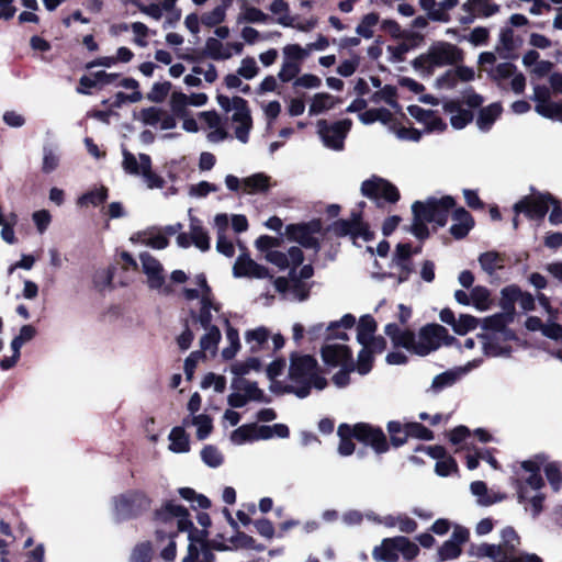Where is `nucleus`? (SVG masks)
Returning <instances> with one entry per match:
<instances>
[{"instance_id": "1", "label": "nucleus", "mask_w": 562, "mask_h": 562, "mask_svg": "<svg viewBox=\"0 0 562 562\" xmlns=\"http://www.w3.org/2000/svg\"><path fill=\"white\" fill-rule=\"evenodd\" d=\"M385 334L395 346L403 347L418 356H426L443 345L450 346L456 341V338L450 336L448 330L438 324L424 326L418 335L409 330H402L395 324H387L385 326Z\"/></svg>"}, {"instance_id": "2", "label": "nucleus", "mask_w": 562, "mask_h": 562, "mask_svg": "<svg viewBox=\"0 0 562 562\" xmlns=\"http://www.w3.org/2000/svg\"><path fill=\"white\" fill-rule=\"evenodd\" d=\"M156 519L171 527L177 526L178 531H188V550L182 562H214L215 557L209 544L201 538H195L192 533L193 524L189 519L188 512L184 507L167 503L160 510L156 513Z\"/></svg>"}, {"instance_id": "3", "label": "nucleus", "mask_w": 562, "mask_h": 562, "mask_svg": "<svg viewBox=\"0 0 562 562\" xmlns=\"http://www.w3.org/2000/svg\"><path fill=\"white\" fill-rule=\"evenodd\" d=\"M503 312L485 317L483 319V333L479 334L483 351L490 357H508L510 355L509 346L495 345L494 340L498 337L504 341H509L515 338V334L507 327L514 318V306L505 305L502 302Z\"/></svg>"}, {"instance_id": "4", "label": "nucleus", "mask_w": 562, "mask_h": 562, "mask_svg": "<svg viewBox=\"0 0 562 562\" xmlns=\"http://www.w3.org/2000/svg\"><path fill=\"white\" fill-rule=\"evenodd\" d=\"M317 361L310 355L292 353L290 357L288 389L296 396L304 398L314 386L323 390L327 385L325 378L317 373Z\"/></svg>"}, {"instance_id": "5", "label": "nucleus", "mask_w": 562, "mask_h": 562, "mask_svg": "<svg viewBox=\"0 0 562 562\" xmlns=\"http://www.w3.org/2000/svg\"><path fill=\"white\" fill-rule=\"evenodd\" d=\"M463 59L464 52L460 47L450 42L437 41L414 59L413 66L422 75L430 76L440 68L457 66Z\"/></svg>"}, {"instance_id": "6", "label": "nucleus", "mask_w": 562, "mask_h": 562, "mask_svg": "<svg viewBox=\"0 0 562 562\" xmlns=\"http://www.w3.org/2000/svg\"><path fill=\"white\" fill-rule=\"evenodd\" d=\"M337 434L340 438L338 452L344 457L350 456L355 451V443L351 440L352 437L366 445H370L378 453L385 452L389 448L382 430L373 428L368 424L360 423L353 427L340 425Z\"/></svg>"}, {"instance_id": "7", "label": "nucleus", "mask_w": 562, "mask_h": 562, "mask_svg": "<svg viewBox=\"0 0 562 562\" xmlns=\"http://www.w3.org/2000/svg\"><path fill=\"white\" fill-rule=\"evenodd\" d=\"M216 100L225 112H233L232 121L236 124V138L241 143H247L252 127V119L247 101L240 97L229 98L223 94L217 95Z\"/></svg>"}, {"instance_id": "8", "label": "nucleus", "mask_w": 562, "mask_h": 562, "mask_svg": "<svg viewBox=\"0 0 562 562\" xmlns=\"http://www.w3.org/2000/svg\"><path fill=\"white\" fill-rule=\"evenodd\" d=\"M519 546L520 538L518 533L513 527L508 526L501 530V543H482L474 549V554L477 558H490L493 562L505 559L509 560L516 554Z\"/></svg>"}, {"instance_id": "9", "label": "nucleus", "mask_w": 562, "mask_h": 562, "mask_svg": "<svg viewBox=\"0 0 562 562\" xmlns=\"http://www.w3.org/2000/svg\"><path fill=\"white\" fill-rule=\"evenodd\" d=\"M142 271L146 276L147 286L158 294L169 296L173 293L172 286L167 282L165 269L161 262L151 254H139Z\"/></svg>"}, {"instance_id": "10", "label": "nucleus", "mask_w": 562, "mask_h": 562, "mask_svg": "<svg viewBox=\"0 0 562 562\" xmlns=\"http://www.w3.org/2000/svg\"><path fill=\"white\" fill-rule=\"evenodd\" d=\"M352 125L351 120L345 119L333 124L321 120L317 122L318 134L328 148L341 150L344 148V140Z\"/></svg>"}, {"instance_id": "11", "label": "nucleus", "mask_w": 562, "mask_h": 562, "mask_svg": "<svg viewBox=\"0 0 562 562\" xmlns=\"http://www.w3.org/2000/svg\"><path fill=\"white\" fill-rule=\"evenodd\" d=\"M114 507L119 519H128L146 510L149 499L140 492H128L114 499Z\"/></svg>"}, {"instance_id": "12", "label": "nucleus", "mask_w": 562, "mask_h": 562, "mask_svg": "<svg viewBox=\"0 0 562 562\" xmlns=\"http://www.w3.org/2000/svg\"><path fill=\"white\" fill-rule=\"evenodd\" d=\"M499 7L490 0H467L460 8L457 21L467 25L474 22L477 18H490L497 13Z\"/></svg>"}, {"instance_id": "13", "label": "nucleus", "mask_w": 562, "mask_h": 562, "mask_svg": "<svg viewBox=\"0 0 562 562\" xmlns=\"http://www.w3.org/2000/svg\"><path fill=\"white\" fill-rule=\"evenodd\" d=\"M555 199L549 193H538L522 198L514 205L516 214L524 213L529 218H542L548 212L549 204Z\"/></svg>"}, {"instance_id": "14", "label": "nucleus", "mask_w": 562, "mask_h": 562, "mask_svg": "<svg viewBox=\"0 0 562 562\" xmlns=\"http://www.w3.org/2000/svg\"><path fill=\"white\" fill-rule=\"evenodd\" d=\"M454 205L451 196H443L441 199L429 198L422 202L420 214L428 223H436L439 226H445L448 220L449 210Z\"/></svg>"}, {"instance_id": "15", "label": "nucleus", "mask_w": 562, "mask_h": 562, "mask_svg": "<svg viewBox=\"0 0 562 562\" xmlns=\"http://www.w3.org/2000/svg\"><path fill=\"white\" fill-rule=\"evenodd\" d=\"M361 192L370 199H384L391 203H395L400 199V193L395 186L375 176L362 182Z\"/></svg>"}, {"instance_id": "16", "label": "nucleus", "mask_w": 562, "mask_h": 562, "mask_svg": "<svg viewBox=\"0 0 562 562\" xmlns=\"http://www.w3.org/2000/svg\"><path fill=\"white\" fill-rule=\"evenodd\" d=\"M282 65L278 78L282 82L294 79L301 70V61L305 59L299 44H288L282 48Z\"/></svg>"}, {"instance_id": "17", "label": "nucleus", "mask_w": 562, "mask_h": 562, "mask_svg": "<svg viewBox=\"0 0 562 562\" xmlns=\"http://www.w3.org/2000/svg\"><path fill=\"white\" fill-rule=\"evenodd\" d=\"M322 225L319 222H311L308 224L290 225L286 227L288 237L299 243L305 248L318 250L319 243L316 234H319Z\"/></svg>"}, {"instance_id": "18", "label": "nucleus", "mask_w": 562, "mask_h": 562, "mask_svg": "<svg viewBox=\"0 0 562 562\" xmlns=\"http://www.w3.org/2000/svg\"><path fill=\"white\" fill-rule=\"evenodd\" d=\"M136 119L144 125L159 127L162 131L172 130L177 125L176 119L171 114L157 106L140 110Z\"/></svg>"}, {"instance_id": "19", "label": "nucleus", "mask_w": 562, "mask_h": 562, "mask_svg": "<svg viewBox=\"0 0 562 562\" xmlns=\"http://www.w3.org/2000/svg\"><path fill=\"white\" fill-rule=\"evenodd\" d=\"M233 276L235 278H271L266 267L258 265L247 254L237 257L233 266Z\"/></svg>"}, {"instance_id": "20", "label": "nucleus", "mask_w": 562, "mask_h": 562, "mask_svg": "<svg viewBox=\"0 0 562 562\" xmlns=\"http://www.w3.org/2000/svg\"><path fill=\"white\" fill-rule=\"evenodd\" d=\"M333 232L337 236H350L352 239L358 237L368 240L371 237L366 224H363L360 217L352 214L351 220H340L333 224Z\"/></svg>"}, {"instance_id": "21", "label": "nucleus", "mask_w": 562, "mask_h": 562, "mask_svg": "<svg viewBox=\"0 0 562 562\" xmlns=\"http://www.w3.org/2000/svg\"><path fill=\"white\" fill-rule=\"evenodd\" d=\"M407 111L413 119L425 126L427 133H440L447 128L445 121L431 110L424 109L419 105H409Z\"/></svg>"}, {"instance_id": "22", "label": "nucleus", "mask_w": 562, "mask_h": 562, "mask_svg": "<svg viewBox=\"0 0 562 562\" xmlns=\"http://www.w3.org/2000/svg\"><path fill=\"white\" fill-rule=\"evenodd\" d=\"M543 461L544 460L541 457H536L535 460H527L521 462V468L527 475L518 477L516 481V486L522 482L531 492L540 491L544 485L543 479L540 475V468Z\"/></svg>"}, {"instance_id": "23", "label": "nucleus", "mask_w": 562, "mask_h": 562, "mask_svg": "<svg viewBox=\"0 0 562 562\" xmlns=\"http://www.w3.org/2000/svg\"><path fill=\"white\" fill-rule=\"evenodd\" d=\"M131 241L158 250L165 249L169 245V240L162 229L157 226L136 232L131 236Z\"/></svg>"}, {"instance_id": "24", "label": "nucleus", "mask_w": 562, "mask_h": 562, "mask_svg": "<svg viewBox=\"0 0 562 562\" xmlns=\"http://www.w3.org/2000/svg\"><path fill=\"white\" fill-rule=\"evenodd\" d=\"M481 363V359H474L472 361H469L463 367H459L454 370H449L436 375L432 379L431 389L437 392L445 387L451 386L460 376L470 372L472 369L480 367Z\"/></svg>"}, {"instance_id": "25", "label": "nucleus", "mask_w": 562, "mask_h": 562, "mask_svg": "<svg viewBox=\"0 0 562 562\" xmlns=\"http://www.w3.org/2000/svg\"><path fill=\"white\" fill-rule=\"evenodd\" d=\"M474 75V70L471 67L458 64L437 79V86L439 88L450 89L456 87L459 81L473 80Z\"/></svg>"}, {"instance_id": "26", "label": "nucleus", "mask_w": 562, "mask_h": 562, "mask_svg": "<svg viewBox=\"0 0 562 562\" xmlns=\"http://www.w3.org/2000/svg\"><path fill=\"white\" fill-rule=\"evenodd\" d=\"M244 44L239 42H233L223 44L216 38H209L206 41L207 55L217 60L229 59L233 55L241 54Z\"/></svg>"}, {"instance_id": "27", "label": "nucleus", "mask_w": 562, "mask_h": 562, "mask_svg": "<svg viewBox=\"0 0 562 562\" xmlns=\"http://www.w3.org/2000/svg\"><path fill=\"white\" fill-rule=\"evenodd\" d=\"M322 357L327 364L346 367L351 359V351L346 345L327 340L326 345L322 348Z\"/></svg>"}, {"instance_id": "28", "label": "nucleus", "mask_w": 562, "mask_h": 562, "mask_svg": "<svg viewBox=\"0 0 562 562\" xmlns=\"http://www.w3.org/2000/svg\"><path fill=\"white\" fill-rule=\"evenodd\" d=\"M412 255L411 245L408 244H398L395 249V254L393 257V265L395 268L400 270L398 277L396 279V284H400L406 281L409 274L413 271V266L409 260Z\"/></svg>"}, {"instance_id": "29", "label": "nucleus", "mask_w": 562, "mask_h": 562, "mask_svg": "<svg viewBox=\"0 0 562 562\" xmlns=\"http://www.w3.org/2000/svg\"><path fill=\"white\" fill-rule=\"evenodd\" d=\"M442 109L450 116V124L456 130L464 128L473 120L472 112L463 109L457 101L446 102Z\"/></svg>"}, {"instance_id": "30", "label": "nucleus", "mask_w": 562, "mask_h": 562, "mask_svg": "<svg viewBox=\"0 0 562 562\" xmlns=\"http://www.w3.org/2000/svg\"><path fill=\"white\" fill-rule=\"evenodd\" d=\"M200 119L206 124L210 130L207 139L211 143H220L227 136L226 131L222 125V119L214 111H204L200 113Z\"/></svg>"}, {"instance_id": "31", "label": "nucleus", "mask_w": 562, "mask_h": 562, "mask_svg": "<svg viewBox=\"0 0 562 562\" xmlns=\"http://www.w3.org/2000/svg\"><path fill=\"white\" fill-rule=\"evenodd\" d=\"M517 497L520 504H530L533 517H537L542 512L544 495L540 491L531 492L527 488L525 483L520 482L517 485Z\"/></svg>"}, {"instance_id": "32", "label": "nucleus", "mask_w": 562, "mask_h": 562, "mask_svg": "<svg viewBox=\"0 0 562 562\" xmlns=\"http://www.w3.org/2000/svg\"><path fill=\"white\" fill-rule=\"evenodd\" d=\"M452 221L453 224L450 227V233L457 239L467 236L474 224L470 213L462 207L454 211Z\"/></svg>"}, {"instance_id": "33", "label": "nucleus", "mask_w": 562, "mask_h": 562, "mask_svg": "<svg viewBox=\"0 0 562 562\" xmlns=\"http://www.w3.org/2000/svg\"><path fill=\"white\" fill-rule=\"evenodd\" d=\"M502 297L505 305H512L514 306L515 301H519L520 306L526 310L530 311L533 308L535 300L531 294L529 293H521L520 290L517 286H507L502 290Z\"/></svg>"}, {"instance_id": "34", "label": "nucleus", "mask_w": 562, "mask_h": 562, "mask_svg": "<svg viewBox=\"0 0 562 562\" xmlns=\"http://www.w3.org/2000/svg\"><path fill=\"white\" fill-rule=\"evenodd\" d=\"M194 283L196 284V288L183 289V291H182L183 296L189 301L200 299L201 303H207L209 299L212 297L213 294H212L211 288L209 286V284L206 282L205 276L202 273L195 276Z\"/></svg>"}, {"instance_id": "35", "label": "nucleus", "mask_w": 562, "mask_h": 562, "mask_svg": "<svg viewBox=\"0 0 562 562\" xmlns=\"http://www.w3.org/2000/svg\"><path fill=\"white\" fill-rule=\"evenodd\" d=\"M140 167L142 173L139 176L143 177L144 183L148 189L153 190L164 188L165 180L153 171L151 159L147 154H140Z\"/></svg>"}, {"instance_id": "36", "label": "nucleus", "mask_w": 562, "mask_h": 562, "mask_svg": "<svg viewBox=\"0 0 562 562\" xmlns=\"http://www.w3.org/2000/svg\"><path fill=\"white\" fill-rule=\"evenodd\" d=\"M502 113L499 103H492L480 110L476 126L481 132H488Z\"/></svg>"}, {"instance_id": "37", "label": "nucleus", "mask_w": 562, "mask_h": 562, "mask_svg": "<svg viewBox=\"0 0 562 562\" xmlns=\"http://www.w3.org/2000/svg\"><path fill=\"white\" fill-rule=\"evenodd\" d=\"M190 238L192 244L201 251L210 249V236L207 232L201 225L199 218L190 216Z\"/></svg>"}, {"instance_id": "38", "label": "nucleus", "mask_w": 562, "mask_h": 562, "mask_svg": "<svg viewBox=\"0 0 562 562\" xmlns=\"http://www.w3.org/2000/svg\"><path fill=\"white\" fill-rule=\"evenodd\" d=\"M372 555L378 561L395 562L398 559L396 537L384 539L373 549Z\"/></svg>"}, {"instance_id": "39", "label": "nucleus", "mask_w": 562, "mask_h": 562, "mask_svg": "<svg viewBox=\"0 0 562 562\" xmlns=\"http://www.w3.org/2000/svg\"><path fill=\"white\" fill-rule=\"evenodd\" d=\"M470 490L477 498V503L482 506H490L504 499V495L498 493L488 492L486 484L483 481L472 482Z\"/></svg>"}, {"instance_id": "40", "label": "nucleus", "mask_w": 562, "mask_h": 562, "mask_svg": "<svg viewBox=\"0 0 562 562\" xmlns=\"http://www.w3.org/2000/svg\"><path fill=\"white\" fill-rule=\"evenodd\" d=\"M270 12L277 16L276 22L283 26H294L296 18L290 14L289 3L284 0H273L269 5Z\"/></svg>"}, {"instance_id": "41", "label": "nucleus", "mask_w": 562, "mask_h": 562, "mask_svg": "<svg viewBox=\"0 0 562 562\" xmlns=\"http://www.w3.org/2000/svg\"><path fill=\"white\" fill-rule=\"evenodd\" d=\"M269 20V15L258 8L251 7L248 3H241L240 12L237 15L236 22L241 23H260L265 24Z\"/></svg>"}, {"instance_id": "42", "label": "nucleus", "mask_w": 562, "mask_h": 562, "mask_svg": "<svg viewBox=\"0 0 562 562\" xmlns=\"http://www.w3.org/2000/svg\"><path fill=\"white\" fill-rule=\"evenodd\" d=\"M420 206L422 202L416 201L412 205V212H413V223L411 226V233L417 237L418 239H425L429 236V231L426 225L427 221L424 218V216L420 214Z\"/></svg>"}, {"instance_id": "43", "label": "nucleus", "mask_w": 562, "mask_h": 562, "mask_svg": "<svg viewBox=\"0 0 562 562\" xmlns=\"http://www.w3.org/2000/svg\"><path fill=\"white\" fill-rule=\"evenodd\" d=\"M269 188V177L263 173H255L243 180V191L247 194L266 192Z\"/></svg>"}, {"instance_id": "44", "label": "nucleus", "mask_w": 562, "mask_h": 562, "mask_svg": "<svg viewBox=\"0 0 562 562\" xmlns=\"http://www.w3.org/2000/svg\"><path fill=\"white\" fill-rule=\"evenodd\" d=\"M355 317L350 314H346L339 322L330 323L326 328V339L331 340L334 338L346 340L347 334L340 330V327L351 328L355 325Z\"/></svg>"}, {"instance_id": "45", "label": "nucleus", "mask_w": 562, "mask_h": 562, "mask_svg": "<svg viewBox=\"0 0 562 562\" xmlns=\"http://www.w3.org/2000/svg\"><path fill=\"white\" fill-rule=\"evenodd\" d=\"M481 268L490 276L494 274L497 270L503 269L505 258L503 255L495 251H486L479 257Z\"/></svg>"}, {"instance_id": "46", "label": "nucleus", "mask_w": 562, "mask_h": 562, "mask_svg": "<svg viewBox=\"0 0 562 562\" xmlns=\"http://www.w3.org/2000/svg\"><path fill=\"white\" fill-rule=\"evenodd\" d=\"M233 387L245 394L248 401L266 402L263 391L260 390L255 382L238 379L233 383Z\"/></svg>"}, {"instance_id": "47", "label": "nucleus", "mask_w": 562, "mask_h": 562, "mask_svg": "<svg viewBox=\"0 0 562 562\" xmlns=\"http://www.w3.org/2000/svg\"><path fill=\"white\" fill-rule=\"evenodd\" d=\"M336 104V99L328 93H316L308 108L310 115H318L330 109Z\"/></svg>"}, {"instance_id": "48", "label": "nucleus", "mask_w": 562, "mask_h": 562, "mask_svg": "<svg viewBox=\"0 0 562 562\" xmlns=\"http://www.w3.org/2000/svg\"><path fill=\"white\" fill-rule=\"evenodd\" d=\"M169 449L176 453L188 452L190 449L189 437L182 427H175L169 434Z\"/></svg>"}, {"instance_id": "49", "label": "nucleus", "mask_w": 562, "mask_h": 562, "mask_svg": "<svg viewBox=\"0 0 562 562\" xmlns=\"http://www.w3.org/2000/svg\"><path fill=\"white\" fill-rule=\"evenodd\" d=\"M183 424L186 426L193 425L196 427V438L199 440H204L209 437L212 431V419L205 414H199L191 417V419H184Z\"/></svg>"}, {"instance_id": "50", "label": "nucleus", "mask_w": 562, "mask_h": 562, "mask_svg": "<svg viewBox=\"0 0 562 562\" xmlns=\"http://www.w3.org/2000/svg\"><path fill=\"white\" fill-rule=\"evenodd\" d=\"M270 337V331L268 328L261 326L255 329L247 330L245 333V341L250 346L251 351H257L261 349L263 344L268 341Z\"/></svg>"}, {"instance_id": "51", "label": "nucleus", "mask_w": 562, "mask_h": 562, "mask_svg": "<svg viewBox=\"0 0 562 562\" xmlns=\"http://www.w3.org/2000/svg\"><path fill=\"white\" fill-rule=\"evenodd\" d=\"M472 305L479 311H487L492 305L490 291L482 285H476L470 293Z\"/></svg>"}, {"instance_id": "52", "label": "nucleus", "mask_w": 562, "mask_h": 562, "mask_svg": "<svg viewBox=\"0 0 562 562\" xmlns=\"http://www.w3.org/2000/svg\"><path fill=\"white\" fill-rule=\"evenodd\" d=\"M379 23V15L374 12L368 13L362 16L361 21L356 27L358 36L370 40L374 35V27Z\"/></svg>"}, {"instance_id": "53", "label": "nucleus", "mask_w": 562, "mask_h": 562, "mask_svg": "<svg viewBox=\"0 0 562 562\" xmlns=\"http://www.w3.org/2000/svg\"><path fill=\"white\" fill-rule=\"evenodd\" d=\"M376 329L375 321L370 315H364L360 318L357 327V340L361 344H367Z\"/></svg>"}, {"instance_id": "54", "label": "nucleus", "mask_w": 562, "mask_h": 562, "mask_svg": "<svg viewBox=\"0 0 562 562\" xmlns=\"http://www.w3.org/2000/svg\"><path fill=\"white\" fill-rule=\"evenodd\" d=\"M206 333L200 339V347L203 352L210 351L211 355H215L217 350V345L221 340V331L218 327H210L205 329Z\"/></svg>"}, {"instance_id": "55", "label": "nucleus", "mask_w": 562, "mask_h": 562, "mask_svg": "<svg viewBox=\"0 0 562 562\" xmlns=\"http://www.w3.org/2000/svg\"><path fill=\"white\" fill-rule=\"evenodd\" d=\"M395 98H396L395 87L386 85L383 88H380V90H378L376 92H374L371 95L370 101L375 104L384 102L387 105H390L391 108L395 109V108H397V102H396Z\"/></svg>"}, {"instance_id": "56", "label": "nucleus", "mask_w": 562, "mask_h": 562, "mask_svg": "<svg viewBox=\"0 0 562 562\" xmlns=\"http://www.w3.org/2000/svg\"><path fill=\"white\" fill-rule=\"evenodd\" d=\"M419 5L430 20L443 23L450 21V15L440 11L439 2L436 0H419Z\"/></svg>"}, {"instance_id": "57", "label": "nucleus", "mask_w": 562, "mask_h": 562, "mask_svg": "<svg viewBox=\"0 0 562 562\" xmlns=\"http://www.w3.org/2000/svg\"><path fill=\"white\" fill-rule=\"evenodd\" d=\"M218 310H220V307L214 302L213 296L209 299L207 303H201V308H200V312L198 315V321L204 329H209L210 327H215L214 325H212V321H213L212 311L217 313Z\"/></svg>"}, {"instance_id": "58", "label": "nucleus", "mask_w": 562, "mask_h": 562, "mask_svg": "<svg viewBox=\"0 0 562 562\" xmlns=\"http://www.w3.org/2000/svg\"><path fill=\"white\" fill-rule=\"evenodd\" d=\"M535 110L543 117L562 122V103L550 100L547 104H536Z\"/></svg>"}, {"instance_id": "59", "label": "nucleus", "mask_w": 562, "mask_h": 562, "mask_svg": "<svg viewBox=\"0 0 562 562\" xmlns=\"http://www.w3.org/2000/svg\"><path fill=\"white\" fill-rule=\"evenodd\" d=\"M479 325V319L469 314H461L452 327L453 331L458 335H465L475 329Z\"/></svg>"}, {"instance_id": "60", "label": "nucleus", "mask_w": 562, "mask_h": 562, "mask_svg": "<svg viewBox=\"0 0 562 562\" xmlns=\"http://www.w3.org/2000/svg\"><path fill=\"white\" fill-rule=\"evenodd\" d=\"M373 355L369 349L362 346V349L358 353L357 363L353 366V370H356L359 374L364 375L370 372L373 363Z\"/></svg>"}, {"instance_id": "61", "label": "nucleus", "mask_w": 562, "mask_h": 562, "mask_svg": "<svg viewBox=\"0 0 562 562\" xmlns=\"http://www.w3.org/2000/svg\"><path fill=\"white\" fill-rule=\"evenodd\" d=\"M122 167L125 172L133 176H139L142 173L140 154L136 157L132 153L124 149Z\"/></svg>"}, {"instance_id": "62", "label": "nucleus", "mask_w": 562, "mask_h": 562, "mask_svg": "<svg viewBox=\"0 0 562 562\" xmlns=\"http://www.w3.org/2000/svg\"><path fill=\"white\" fill-rule=\"evenodd\" d=\"M171 90V83L169 81L155 82L147 93V100L151 102H162Z\"/></svg>"}, {"instance_id": "63", "label": "nucleus", "mask_w": 562, "mask_h": 562, "mask_svg": "<svg viewBox=\"0 0 562 562\" xmlns=\"http://www.w3.org/2000/svg\"><path fill=\"white\" fill-rule=\"evenodd\" d=\"M201 458L211 468H217L223 463V456L214 446L204 447L201 451Z\"/></svg>"}, {"instance_id": "64", "label": "nucleus", "mask_w": 562, "mask_h": 562, "mask_svg": "<svg viewBox=\"0 0 562 562\" xmlns=\"http://www.w3.org/2000/svg\"><path fill=\"white\" fill-rule=\"evenodd\" d=\"M153 549L149 542L137 544L131 554L130 562H150Z\"/></svg>"}]
</instances>
